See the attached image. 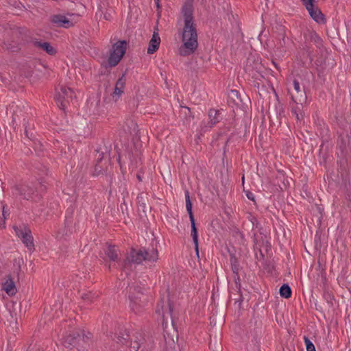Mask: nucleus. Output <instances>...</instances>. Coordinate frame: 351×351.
Masks as SVG:
<instances>
[{
    "mask_svg": "<svg viewBox=\"0 0 351 351\" xmlns=\"http://www.w3.org/2000/svg\"><path fill=\"white\" fill-rule=\"evenodd\" d=\"M46 189V186L41 182L37 184V186L29 185H17L12 188V194L16 196H21L25 199H34L37 197L41 192Z\"/></svg>",
    "mask_w": 351,
    "mask_h": 351,
    "instance_id": "obj_4",
    "label": "nucleus"
},
{
    "mask_svg": "<svg viewBox=\"0 0 351 351\" xmlns=\"http://www.w3.org/2000/svg\"><path fill=\"white\" fill-rule=\"evenodd\" d=\"M182 13L184 17V27L182 32V45L179 49L182 56H186L195 52L198 47L196 25L193 20V8L189 1L184 3Z\"/></svg>",
    "mask_w": 351,
    "mask_h": 351,
    "instance_id": "obj_1",
    "label": "nucleus"
},
{
    "mask_svg": "<svg viewBox=\"0 0 351 351\" xmlns=\"http://www.w3.org/2000/svg\"><path fill=\"white\" fill-rule=\"evenodd\" d=\"M104 256L100 254L101 258L104 261H106L109 260L110 262L118 263L119 261V249L115 245H108L106 248L104 249Z\"/></svg>",
    "mask_w": 351,
    "mask_h": 351,
    "instance_id": "obj_12",
    "label": "nucleus"
},
{
    "mask_svg": "<svg viewBox=\"0 0 351 351\" xmlns=\"http://www.w3.org/2000/svg\"><path fill=\"white\" fill-rule=\"evenodd\" d=\"M3 289L9 295H14L16 293V289L15 287V284L12 280V278L8 276L7 277L6 280L2 285Z\"/></svg>",
    "mask_w": 351,
    "mask_h": 351,
    "instance_id": "obj_19",
    "label": "nucleus"
},
{
    "mask_svg": "<svg viewBox=\"0 0 351 351\" xmlns=\"http://www.w3.org/2000/svg\"><path fill=\"white\" fill-rule=\"evenodd\" d=\"M300 106H302L300 104H296L295 106L292 107L291 113L293 115L295 116L297 114H298L300 112V110H301Z\"/></svg>",
    "mask_w": 351,
    "mask_h": 351,
    "instance_id": "obj_31",
    "label": "nucleus"
},
{
    "mask_svg": "<svg viewBox=\"0 0 351 351\" xmlns=\"http://www.w3.org/2000/svg\"><path fill=\"white\" fill-rule=\"evenodd\" d=\"M304 343L306 348V351H316L314 344L307 337H304Z\"/></svg>",
    "mask_w": 351,
    "mask_h": 351,
    "instance_id": "obj_28",
    "label": "nucleus"
},
{
    "mask_svg": "<svg viewBox=\"0 0 351 351\" xmlns=\"http://www.w3.org/2000/svg\"><path fill=\"white\" fill-rule=\"evenodd\" d=\"M186 208L189 214V219H194V215L192 211V203L190 199L189 191H185Z\"/></svg>",
    "mask_w": 351,
    "mask_h": 351,
    "instance_id": "obj_23",
    "label": "nucleus"
},
{
    "mask_svg": "<svg viewBox=\"0 0 351 351\" xmlns=\"http://www.w3.org/2000/svg\"><path fill=\"white\" fill-rule=\"evenodd\" d=\"M315 38L318 41H321V38L317 35H315Z\"/></svg>",
    "mask_w": 351,
    "mask_h": 351,
    "instance_id": "obj_41",
    "label": "nucleus"
},
{
    "mask_svg": "<svg viewBox=\"0 0 351 351\" xmlns=\"http://www.w3.org/2000/svg\"><path fill=\"white\" fill-rule=\"evenodd\" d=\"M13 228L16 234L21 239L23 243L28 250L29 251L34 250V244L30 229L25 224H22L19 226H14Z\"/></svg>",
    "mask_w": 351,
    "mask_h": 351,
    "instance_id": "obj_8",
    "label": "nucleus"
},
{
    "mask_svg": "<svg viewBox=\"0 0 351 351\" xmlns=\"http://www.w3.org/2000/svg\"><path fill=\"white\" fill-rule=\"evenodd\" d=\"M63 344L66 348H70L71 350L75 348L77 351H84V335H82L79 333L69 334L64 337Z\"/></svg>",
    "mask_w": 351,
    "mask_h": 351,
    "instance_id": "obj_7",
    "label": "nucleus"
},
{
    "mask_svg": "<svg viewBox=\"0 0 351 351\" xmlns=\"http://www.w3.org/2000/svg\"><path fill=\"white\" fill-rule=\"evenodd\" d=\"M194 245H195V250L196 254L198 256L199 255L198 241H197V245H196V244H194Z\"/></svg>",
    "mask_w": 351,
    "mask_h": 351,
    "instance_id": "obj_37",
    "label": "nucleus"
},
{
    "mask_svg": "<svg viewBox=\"0 0 351 351\" xmlns=\"http://www.w3.org/2000/svg\"><path fill=\"white\" fill-rule=\"evenodd\" d=\"M314 0H302L311 17L318 23H325L326 20L324 14L313 3Z\"/></svg>",
    "mask_w": 351,
    "mask_h": 351,
    "instance_id": "obj_9",
    "label": "nucleus"
},
{
    "mask_svg": "<svg viewBox=\"0 0 351 351\" xmlns=\"http://www.w3.org/2000/svg\"><path fill=\"white\" fill-rule=\"evenodd\" d=\"M232 269L233 273L237 274L238 273V267L235 263H232Z\"/></svg>",
    "mask_w": 351,
    "mask_h": 351,
    "instance_id": "obj_36",
    "label": "nucleus"
},
{
    "mask_svg": "<svg viewBox=\"0 0 351 351\" xmlns=\"http://www.w3.org/2000/svg\"><path fill=\"white\" fill-rule=\"evenodd\" d=\"M99 297V293L97 292L89 291L82 294V299L87 303L90 304L93 300Z\"/></svg>",
    "mask_w": 351,
    "mask_h": 351,
    "instance_id": "obj_25",
    "label": "nucleus"
},
{
    "mask_svg": "<svg viewBox=\"0 0 351 351\" xmlns=\"http://www.w3.org/2000/svg\"><path fill=\"white\" fill-rule=\"evenodd\" d=\"M5 45H6V48L12 51H16L18 49L17 46H11L10 45H7L6 44Z\"/></svg>",
    "mask_w": 351,
    "mask_h": 351,
    "instance_id": "obj_34",
    "label": "nucleus"
},
{
    "mask_svg": "<svg viewBox=\"0 0 351 351\" xmlns=\"http://www.w3.org/2000/svg\"><path fill=\"white\" fill-rule=\"evenodd\" d=\"M56 93L54 99L58 107L64 110L66 108L67 104L70 101H73L75 97L74 92L72 89L66 88L64 86H60L56 89Z\"/></svg>",
    "mask_w": 351,
    "mask_h": 351,
    "instance_id": "obj_6",
    "label": "nucleus"
},
{
    "mask_svg": "<svg viewBox=\"0 0 351 351\" xmlns=\"http://www.w3.org/2000/svg\"><path fill=\"white\" fill-rule=\"evenodd\" d=\"M34 46L42 49L49 55L53 56L56 53V49L48 42L34 41Z\"/></svg>",
    "mask_w": 351,
    "mask_h": 351,
    "instance_id": "obj_20",
    "label": "nucleus"
},
{
    "mask_svg": "<svg viewBox=\"0 0 351 351\" xmlns=\"http://www.w3.org/2000/svg\"><path fill=\"white\" fill-rule=\"evenodd\" d=\"M172 311L173 306L169 300L165 302L164 299H162L158 302L156 308V313L162 315V325L164 327L167 324V315H169L172 317Z\"/></svg>",
    "mask_w": 351,
    "mask_h": 351,
    "instance_id": "obj_11",
    "label": "nucleus"
},
{
    "mask_svg": "<svg viewBox=\"0 0 351 351\" xmlns=\"http://www.w3.org/2000/svg\"><path fill=\"white\" fill-rule=\"evenodd\" d=\"M130 307L136 314L141 313L145 306L146 297L138 286H130L128 291Z\"/></svg>",
    "mask_w": 351,
    "mask_h": 351,
    "instance_id": "obj_3",
    "label": "nucleus"
},
{
    "mask_svg": "<svg viewBox=\"0 0 351 351\" xmlns=\"http://www.w3.org/2000/svg\"><path fill=\"white\" fill-rule=\"evenodd\" d=\"M190 221H191V235L193 238L194 244L197 245V241H198V234H197V229L196 228L195 223V219H190Z\"/></svg>",
    "mask_w": 351,
    "mask_h": 351,
    "instance_id": "obj_26",
    "label": "nucleus"
},
{
    "mask_svg": "<svg viewBox=\"0 0 351 351\" xmlns=\"http://www.w3.org/2000/svg\"><path fill=\"white\" fill-rule=\"evenodd\" d=\"M125 82H126L125 75V74H123L119 78V80L117 81L115 87H114V90L113 93L111 94L112 99L114 101H118L119 99V98L121 97V96L124 93Z\"/></svg>",
    "mask_w": 351,
    "mask_h": 351,
    "instance_id": "obj_14",
    "label": "nucleus"
},
{
    "mask_svg": "<svg viewBox=\"0 0 351 351\" xmlns=\"http://www.w3.org/2000/svg\"><path fill=\"white\" fill-rule=\"evenodd\" d=\"M295 117L298 122L301 123L303 121L304 115L302 112H299Z\"/></svg>",
    "mask_w": 351,
    "mask_h": 351,
    "instance_id": "obj_33",
    "label": "nucleus"
},
{
    "mask_svg": "<svg viewBox=\"0 0 351 351\" xmlns=\"http://www.w3.org/2000/svg\"><path fill=\"white\" fill-rule=\"evenodd\" d=\"M230 98L234 100L237 105H239V102H241V95L237 90H231L229 95Z\"/></svg>",
    "mask_w": 351,
    "mask_h": 351,
    "instance_id": "obj_27",
    "label": "nucleus"
},
{
    "mask_svg": "<svg viewBox=\"0 0 351 351\" xmlns=\"http://www.w3.org/2000/svg\"><path fill=\"white\" fill-rule=\"evenodd\" d=\"M144 256L145 261H156L158 258V253L157 249L154 247L144 248Z\"/></svg>",
    "mask_w": 351,
    "mask_h": 351,
    "instance_id": "obj_21",
    "label": "nucleus"
},
{
    "mask_svg": "<svg viewBox=\"0 0 351 351\" xmlns=\"http://www.w3.org/2000/svg\"><path fill=\"white\" fill-rule=\"evenodd\" d=\"M293 88L295 92L296 93H299V95L291 94V99L295 104H300L302 106V104L306 100V95L304 90L301 89L300 83L297 80H293Z\"/></svg>",
    "mask_w": 351,
    "mask_h": 351,
    "instance_id": "obj_13",
    "label": "nucleus"
},
{
    "mask_svg": "<svg viewBox=\"0 0 351 351\" xmlns=\"http://www.w3.org/2000/svg\"><path fill=\"white\" fill-rule=\"evenodd\" d=\"M221 112L218 110L215 109H210L208 111V121L207 123V125H205V127H208L209 128H211L214 127L217 123L219 122L221 117H220Z\"/></svg>",
    "mask_w": 351,
    "mask_h": 351,
    "instance_id": "obj_17",
    "label": "nucleus"
},
{
    "mask_svg": "<svg viewBox=\"0 0 351 351\" xmlns=\"http://www.w3.org/2000/svg\"><path fill=\"white\" fill-rule=\"evenodd\" d=\"M128 43L125 40H119L112 45V49L108 59V63L110 66H117L127 49Z\"/></svg>",
    "mask_w": 351,
    "mask_h": 351,
    "instance_id": "obj_5",
    "label": "nucleus"
},
{
    "mask_svg": "<svg viewBox=\"0 0 351 351\" xmlns=\"http://www.w3.org/2000/svg\"><path fill=\"white\" fill-rule=\"evenodd\" d=\"M137 179L139 180V181H142V178H141V176L140 175H137Z\"/></svg>",
    "mask_w": 351,
    "mask_h": 351,
    "instance_id": "obj_40",
    "label": "nucleus"
},
{
    "mask_svg": "<svg viewBox=\"0 0 351 351\" xmlns=\"http://www.w3.org/2000/svg\"><path fill=\"white\" fill-rule=\"evenodd\" d=\"M147 195L143 193H141L137 196V204L139 209H141L144 213L146 212L148 208L147 206Z\"/></svg>",
    "mask_w": 351,
    "mask_h": 351,
    "instance_id": "obj_22",
    "label": "nucleus"
},
{
    "mask_svg": "<svg viewBox=\"0 0 351 351\" xmlns=\"http://www.w3.org/2000/svg\"><path fill=\"white\" fill-rule=\"evenodd\" d=\"M143 261H145L144 248L138 250L132 249L129 256L123 261L122 267L126 269L131 266V263L141 264Z\"/></svg>",
    "mask_w": 351,
    "mask_h": 351,
    "instance_id": "obj_10",
    "label": "nucleus"
},
{
    "mask_svg": "<svg viewBox=\"0 0 351 351\" xmlns=\"http://www.w3.org/2000/svg\"><path fill=\"white\" fill-rule=\"evenodd\" d=\"M245 194H246L247 197L249 199H250V200H252V201H253V202H254V201H255V197H254V195L252 192H250V191H247Z\"/></svg>",
    "mask_w": 351,
    "mask_h": 351,
    "instance_id": "obj_32",
    "label": "nucleus"
},
{
    "mask_svg": "<svg viewBox=\"0 0 351 351\" xmlns=\"http://www.w3.org/2000/svg\"><path fill=\"white\" fill-rule=\"evenodd\" d=\"M100 160H101V158H99V159L97 160V164H96V165H95V170H96V171H97L99 173V172H101V170H102V169H101V167H99V162H100Z\"/></svg>",
    "mask_w": 351,
    "mask_h": 351,
    "instance_id": "obj_35",
    "label": "nucleus"
},
{
    "mask_svg": "<svg viewBox=\"0 0 351 351\" xmlns=\"http://www.w3.org/2000/svg\"><path fill=\"white\" fill-rule=\"evenodd\" d=\"M51 21L56 24L58 27L68 28L73 25L72 21H71L65 16L61 14L53 15L51 16Z\"/></svg>",
    "mask_w": 351,
    "mask_h": 351,
    "instance_id": "obj_15",
    "label": "nucleus"
},
{
    "mask_svg": "<svg viewBox=\"0 0 351 351\" xmlns=\"http://www.w3.org/2000/svg\"><path fill=\"white\" fill-rule=\"evenodd\" d=\"M249 221L252 223L253 228H258L259 226V223L255 216L252 214H250L248 216Z\"/></svg>",
    "mask_w": 351,
    "mask_h": 351,
    "instance_id": "obj_29",
    "label": "nucleus"
},
{
    "mask_svg": "<svg viewBox=\"0 0 351 351\" xmlns=\"http://www.w3.org/2000/svg\"><path fill=\"white\" fill-rule=\"evenodd\" d=\"M262 68L263 66L260 62H255L254 66H252L251 59L247 58L245 70L247 72H249L250 75H251L253 77L258 78V76L263 77V75L260 73Z\"/></svg>",
    "mask_w": 351,
    "mask_h": 351,
    "instance_id": "obj_16",
    "label": "nucleus"
},
{
    "mask_svg": "<svg viewBox=\"0 0 351 351\" xmlns=\"http://www.w3.org/2000/svg\"><path fill=\"white\" fill-rule=\"evenodd\" d=\"M3 216L4 218H5V206H3V213H2Z\"/></svg>",
    "mask_w": 351,
    "mask_h": 351,
    "instance_id": "obj_39",
    "label": "nucleus"
},
{
    "mask_svg": "<svg viewBox=\"0 0 351 351\" xmlns=\"http://www.w3.org/2000/svg\"><path fill=\"white\" fill-rule=\"evenodd\" d=\"M292 291L288 284H283L280 288V295L281 297L288 299L291 297Z\"/></svg>",
    "mask_w": 351,
    "mask_h": 351,
    "instance_id": "obj_24",
    "label": "nucleus"
},
{
    "mask_svg": "<svg viewBox=\"0 0 351 351\" xmlns=\"http://www.w3.org/2000/svg\"><path fill=\"white\" fill-rule=\"evenodd\" d=\"M154 1H155V3H156V4L157 8H159V7H160V6H159V1H160V0H154Z\"/></svg>",
    "mask_w": 351,
    "mask_h": 351,
    "instance_id": "obj_38",
    "label": "nucleus"
},
{
    "mask_svg": "<svg viewBox=\"0 0 351 351\" xmlns=\"http://www.w3.org/2000/svg\"><path fill=\"white\" fill-rule=\"evenodd\" d=\"M160 43V38L158 33L154 32L152 39L149 43V46L147 48V53L153 54L155 51L158 49L159 45Z\"/></svg>",
    "mask_w": 351,
    "mask_h": 351,
    "instance_id": "obj_18",
    "label": "nucleus"
},
{
    "mask_svg": "<svg viewBox=\"0 0 351 351\" xmlns=\"http://www.w3.org/2000/svg\"><path fill=\"white\" fill-rule=\"evenodd\" d=\"M110 268H111V265H108V269H109V270H110Z\"/></svg>",
    "mask_w": 351,
    "mask_h": 351,
    "instance_id": "obj_42",
    "label": "nucleus"
},
{
    "mask_svg": "<svg viewBox=\"0 0 351 351\" xmlns=\"http://www.w3.org/2000/svg\"><path fill=\"white\" fill-rule=\"evenodd\" d=\"M113 340L117 344V348L130 351H138L145 343L143 332L137 330L120 331Z\"/></svg>",
    "mask_w": 351,
    "mask_h": 351,
    "instance_id": "obj_2",
    "label": "nucleus"
},
{
    "mask_svg": "<svg viewBox=\"0 0 351 351\" xmlns=\"http://www.w3.org/2000/svg\"><path fill=\"white\" fill-rule=\"evenodd\" d=\"M295 95H299V93H293Z\"/></svg>",
    "mask_w": 351,
    "mask_h": 351,
    "instance_id": "obj_43",
    "label": "nucleus"
},
{
    "mask_svg": "<svg viewBox=\"0 0 351 351\" xmlns=\"http://www.w3.org/2000/svg\"><path fill=\"white\" fill-rule=\"evenodd\" d=\"M128 122H130V125H128V132L129 133H132V132H135L136 130V124L133 122V121L132 120H128Z\"/></svg>",
    "mask_w": 351,
    "mask_h": 351,
    "instance_id": "obj_30",
    "label": "nucleus"
}]
</instances>
